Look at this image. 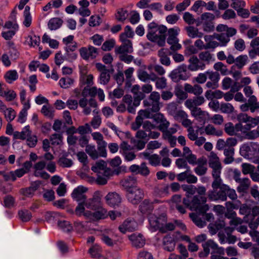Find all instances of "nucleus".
<instances>
[{
	"mask_svg": "<svg viewBox=\"0 0 259 259\" xmlns=\"http://www.w3.org/2000/svg\"><path fill=\"white\" fill-rule=\"evenodd\" d=\"M176 177L178 181L184 182L186 181L188 184H195L197 182V177L192 175L189 169L178 174Z\"/></svg>",
	"mask_w": 259,
	"mask_h": 259,
	"instance_id": "obj_21",
	"label": "nucleus"
},
{
	"mask_svg": "<svg viewBox=\"0 0 259 259\" xmlns=\"http://www.w3.org/2000/svg\"><path fill=\"white\" fill-rule=\"evenodd\" d=\"M164 249L168 251H172L176 246V240L170 235H165L163 238Z\"/></svg>",
	"mask_w": 259,
	"mask_h": 259,
	"instance_id": "obj_26",
	"label": "nucleus"
},
{
	"mask_svg": "<svg viewBox=\"0 0 259 259\" xmlns=\"http://www.w3.org/2000/svg\"><path fill=\"white\" fill-rule=\"evenodd\" d=\"M30 7L26 6L24 8L23 12L24 21L23 22V25L26 27H29L32 22V17L30 13Z\"/></svg>",
	"mask_w": 259,
	"mask_h": 259,
	"instance_id": "obj_43",
	"label": "nucleus"
},
{
	"mask_svg": "<svg viewBox=\"0 0 259 259\" xmlns=\"http://www.w3.org/2000/svg\"><path fill=\"white\" fill-rule=\"evenodd\" d=\"M189 216L196 225L199 227H203L204 226L205 222L196 213H191Z\"/></svg>",
	"mask_w": 259,
	"mask_h": 259,
	"instance_id": "obj_61",
	"label": "nucleus"
},
{
	"mask_svg": "<svg viewBox=\"0 0 259 259\" xmlns=\"http://www.w3.org/2000/svg\"><path fill=\"white\" fill-rule=\"evenodd\" d=\"M169 76L175 82H178L181 80H187L189 75L187 71L186 65L185 64L180 65L170 72Z\"/></svg>",
	"mask_w": 259,
	"mask_h": 259,
	"instance_id": "obj_10",
	"label": "nucleus"
},
{
	"mask_svg": "<svg viewBox=\"0 0 259 259\" xmlns=\"http://www.w3.org/2000/svg\"><path fill=\"white\" fill-rule=\"evenodd\" d=\"M145 97V94L143 93L142 91L136 92L134 94L133 104L135 106H139L140 104L141 101Z\"/></svg>",
	"mask_w": 259,
	"mask_h": 259,
	"instance_id": "obj_60",
	"label": "nucleus"
},
{
	"mask_svg": "<svg viewBox=\"0 0 259 259\" xmlns=\"http://www.w3.org/2000/svg\"><path fill=\"white\" fill-rule=\"evenodd\" d=\"M120 185L128 192L137 186V180L134 176H128L120 181Z\"/></svg>",
	"mask_w": 259,
	"mask_h": 259,
	"instance_id": "obj_20",
	"label": "nucleus"
},
{
	"mask_svg": "<svg viewBox=\"0 0 259 259\" xmlns=\"http://www.w3.org/2000/svg\"><path fill=\"white\" fill-rule=\"evenodd\" d=\"M144 197V190L139 187H135L126 194V198L133 204L137 205Z\"/></svg>",
	"mask_w": 259,
	"mask_h": 259,
	"instance_id": "obj_11",
	"label": "nucleus"
},
{
	"mask_svg": "<svg viewBox=\"0 0 259 259\" xmlns=\"http://www.w3.org/2000/svg\"><path fill=\"white\" fill-rule=\"evenodd\" d=\"M84 113H98L97 109V102L95 100L91 99L89 101V104L83 110Z\"/></svg>",
	"mask_w": 259,
	"mask_h": 259,
	"instance_id": "obj_44",
	"label": "nucleus"
},
{
	"mask_svg": "<svg viewBox=\"0 0 259 259\" xmlns=\"http://www.w3.org/2000/svg\"><path fill=\"white\" fill-rule=\"evenodd\" d=\"M214 18V15L208 12L204 13L201 15V23L204 31L210 32L214 30V26L213 21Z\"/></svg>",
	"mask_w": 259,
	"mask_h": 259,
	"instance_id": "obj_12",
	"label": "nucleus"
},
{
	"mask_svg": "<svg viewBox=\"0 0 259 259\" xmlns=\"http://www.w3.org/2000/svg\"><path fill=\"white\" fill-rule=\"evenodd\" d=\"M18 215L19 219L23 222H28L32 218L31 213L27 209H21L19 210Z\"/></svg>",
	"mask_w": 259,
	"mask_h": 259,
	"instance_id": "obj_45",
	"label": "nucleus"
},
{
	"mask_svg": "<svg viewBox=\"0 0 259 259\" xmlns=\"http://www.w3.org/2000/svg\"><path fill=\"white\" fill-rule=\"evenodd\" d=\"M31 131L29 130V126H26L24 127L21 132L16 131L13 133V137L15 139L24 140L28 136H30Z\"/></svg>",
	"mask_w": 259,
	"mask_h": 259,
	"instance_id": "obj_33",
	"label": "nucleus"
},
{
	"mask_svg": "<svg viewBox=\"0 0 259 259\" xmlns=\"http://www.w3.org/2000/svg\"><path fill=\"white\" fill-rule=\"evenodd\" d=\"M88 191V188L82 186H78L75 188L71 193L72 198L76 201L82 202H85L87 197L84 194Z\"/></svg>",
	"mask_w": 259,
	"mask_h": 259,
	"instance_id": "obj_19",
	"label": "nucleus"
},
{
	"mask_svg": "<svg viewBox=\"0 0 259 259\" xmlns=\"http://www.w3.org/2000/svg\"><path fill=\"white\" fill-rule=\"evenodd\" d=\"M124 90L122 89L116 88L112 92L109 93V97L111 99H120L123 96Z\"/></svg>",
	"mask_w": 259,
	"mask_h": 259,
	"instance_id": "obj_58",
	"label": "nucleus"
},
{
	"mask_svg": "<svg viewBox=\"0 0 259 259\" xmlns=\"http://www.w3.org/2000/svg\"><path fill=\"white\" fill-rule=\"evenodd\" d=\"M215 38L220 42L221 46H225L230 40V38L225 33L218 34Z\"/></svg>",
	"mask_w": 259,
	"mask_h": 259,
	"instance_id": "obj_63",
	"label": "nucleus"
},
{
	"mask_svg": "<svg viewBox=\"0 0 259 259\" xmlns=\"http://www.w3.org/2000/svg\"><path fill=\"white\" fill-rule=\"evenodd\" d=\"M207 162L203 158H199L198 166L194 168V171L198 176H203L205 175L207 171V167L205 166L206 165Z\"/></svg>",
	"mask_w": 259,
	"mask_h": 259,
	"instance_id": "obj_32",
	"label": "nucleus"
},
{
	"mask_svg": "<svg viewBox=\"0 0 259 259\" xmlns=\"http://www.w3.org/2000/svg\"><path fill=\"white\" fill-rule=\"evenodd\" d=\"M213 190L208 192V198L210 201L221 200L226 201L228 196L232 200H235L237 198V194L234 189L222 182H220L219 186L212 188Z\"/></svg>",
	"mask_w": 259,
	"mask_h": 259,
	"instance_id": "obj_4",
	"label": "nucleus"
},
{
	"mask_svg": "<svg viewBox=\"0 0 259 259\" xmlns=\"http://www.w3.org/2000/svg\"><path fill=\"white\" fill-rule=\"evenodd\" d=\"M128 15V11L124 9L121 8L118 10L115 17L118 21L123 22L127 18Z\"/></svg>",
	"mask_w": 259,
	"mask_h": 259,
	"instance_id": "obj_54",
	"label": "nucleus"
},
{
	"mask_svg": "<svg viewBox=\"0 0 259 259\" xmlns=\"http://www.w3.org/2000/svg\"><path fill=\"white\" fill-rule=\"evenodd\" d=\"M103 249L101 246L95 244L92 245L89 249L88 252L91 256L94 258H97L102 253Z\"/></svg>",
	"mask_w": 259,
	"mask_h": 259,
	"instance_id": "obj_41",
	"label": "nucleus"
},
{
	"mask_svg": "<svg viewBox=\"0 0 259 259\" xmlns=\"http://www.w3.org/2000/svg\"><path fill=\"white\" fill-rule=\"evenodd\" d=\"M79 52L81 57L85 60L95 59L98 55V49L92 46H89L88 48L85 47L80 48Z\"/></svg>",
	"mask_w": 259,
	"mask_h": 259,
	"instance_id": "obj_18",
	"label": "nucleus"
},
{
	"mask_svg": "<svg viewBox=\"0 0 259 259\" xmlns=\"http://www.w3.org/2000/svg\"><path fill=\"white\" fill-rule=\"evenodd\" d=\"M184 90L187 93L194 94L195 96H199L203 92L202 87L198 84L192 85L189 83H185Z\"/></svg>",
	"mask_w": 259,
	"mask_h": 259,
	"instance_id": "obj_29",
	"label": "nucleus"
},
{
	"mask_svg": "<svg viewBox=\"0 0 259 259\" xmlns=\"http://www.w3.org/2000/svg\"><path fill=\"white\" fill-rule=\"evenodd\" d=\"M209 165L211 168L221 166V163L219 158L217 154L213 152H211L209 156L208 160Z\"/></svg>",
	"mask_w": 259,
	"mask_h": 259,
	"instance_id": "obj_42",
	"label": "nucleus"
},
{
	"mask_svg": "<svg viewBox=\"0 0 259 259\" xmlns=\"http://www.w3.org/2000/svg\"><path fill=\"white\" fill-rule=\"evenodd\" d=\"M107 204L111 207L118 206L121 202L120 196L116 192H109L105 197Z\"/></svg>",
	"mask_w": 259,
	"mask_h": 259,
	"instance_id": "obj_22",
	"label": "nucleus"
},
{
	"mask_svg": "<svg viewBox=\"0 0 259 259\" xmlns=\"http://www.w3.org/2000/svg\"><path fill=\"white\" fill-rule=\"evenodd\" d=\"M73 79L69 77H62L59 80V84L63 89L69 88L73 84Z\"/></svg>",
	"mask_w": 259,
	"mask_h": 259,
	"instance_id": "obj_51",
	"label": "nucleus"
},
{
	"mask_svg": "<svg viewBox=\"0 0 259 259\" xmlns=\"http://www.w3.org/2000/svg\"><path fill=\"white\" fill-rule=\"evenodd\" d=\"M92 136L97 142L100 155L101 157H105L107 154L106 150V143L104 141L102 134L99 132H94L92 134Z\"/></svg>",
	"mask_w": 259,
	"mask_h": 259,
	"instance_id": "obj_16",
	"label": "nucleus"
},
{
	"mask_svg": "<svg viewBox=\"0 0 259 259\" xmlns=\"http://www.w3.org/2000/svg\"><path fill=\"white\" fill-rule=\"evenodd\" d=\"M159 202L158 200H154L153 202H152L148 199H145L140 204L139 210L142 215L149 217L154 210V203H158Z\"/></svg>",
	"mask_w": 259,
	"mask_h": 259,
	"instance_id": "obj_13",
	"label": "nucleus"
},
{
	"mask_svg": "<svg viewBox=\"0 0 259 259\" xmlns=\"http://www.w3.org/2000/svg\"><path fill=\"white\" fill-rule=\"evenodd\" d=\"M243 133L245 135L246 139L249 140H254L259 137V126L256 129L253 130H244L243 131Z\"/></svg>",
	"mask_w": 259,
	"mask_h": 259,
	"instance_id": "obj_47",
	"label": "nucleus"
},
{
	"mask_svg": "<svg viewBox=\"0 0 259 259\" xmlns=\"http://www.w3.org/2000/svg\"><path fill=\"white\" fill-rule=\"evenodd\" d=\"M235 146H230L229 145L227 148H225L224 154L225 155L226 157L224 159V162L226 164H229L232 163L234 159L233 158V155L234 154V147Z\"/></svg>",
	"mask_w": 259,
	"mask_h": 259,
	"instance_id": "obj_36",
	"label": "nucleus"
},
{
	"mask_svg": "<svg viewBox=\"0 0 259 259\" xmlns=\"http://www.w3.org/2000/svg\"><path fill=\"white\" fill-rule=\"evenodd\" d=\"M183 190L186 192V197L182 199L180 195L176 194L171 197V201L177 210L182 214L186 212V208L198 211L204 214L209 209L206 204V189L202 186L182 185Z\"/></svg>",
	"mask_w": 259,
	"mask_h": 259,
	"instance_id": "obj_1",
	"label": "nucleus"
},
{
	"mask_svg": "<svg viewBox=\"0 0 259 259\" xmlns=\"http://www.w3.org/2000/svg\"><path fill=\"white\" fill-rule=\"evenodd\" d=\"M58 225L65 232H70L73 230V227L68 221L65 220L59 221L58 222Z\"/></svg>",
	"mask_w": 259,
	"mask_h": 259,
	"instance_id": "obj_55",
	"label": "nucleus"
},
{
	"mask_svg": "<svg viewBox=\"0 0 259 259\" xmlns=\"http://www.w3.org/2000/svg\"><path fill=\"white\" fill-rule=\"evenodd\" d=\"M198 57L200 61H202L203 63L204 64L205 67L206 65H208L215 61L214 55L208 51L200 52Z\"/></svg>",
	"mask_w": 259,
	"mask_h": 259,
	"instance_id": "obj_28",
	"label": "nucleus"
},
{
	"mask_svg": "<svg viewBox=\"0 0 259 259\" xmlns=\"http://www.w3.org/2000/svg\"><path fill=\"white\" fill-rule=\"evenodd\" d=\"M152 117L158 125V129L160 131L167 130L169 123L164 118L163 114H151Z\"/></svg>",
	"mask_w": 259,
	"mask_h": 259,
	"instance_id": "obj_23",
	"label": "nucleus"
},
{
	"mask_svg": "<svg viewBox=\"0 0 259 259\" xmlns=\"http://www.w3.org/2000/svg\"><path fill=\"white\" fill-rule=\"evenodd\" d=\"M161 219L156 217H151L149 219V224L152 228L155 230H158L160 232V229L162 224L160 223Z\"/></svg>",
	"mask_w": 259,
	"mask_h": 259,
	"instance_id": "obj_52",
	"label": "nucleus"
},
{
	"mask_svg": "<svg viewBox=\"0 0 259 259\" xmlns=\"http://www.w3.org/2000/svg\"><path fill=\"white\" fill-rule=\"evenodd\" d=\"M193 99H188L185 102V106L191 111V113H205L198 106L202 105L205 102L203 96H197Z\"/></svg>",
	"mask_w": 259,
	"mask_h": 259,
	"instance_id": "obj_9",
	"label": "nucleus"
},
{
	"mask_svg": "<svg viewBox=\"0 0 259 259\" xmlns=\"http://www.w3.org/2000/svg\"><path fill=\"white\" fill-rule=\"evenodd\" d=\"M158 56L160 62L165 66H169L170 64L169 58L167 55V50L165 49H161L158 51Z\"/></svg>",
	"mask_w": 259,
	"mask_h": 259,
	"instance_id": "obj_40",
	"label": "nucleus"
},
{
	"mask_svg": "<svg viewBox=\"0 0 259 259\" xmlns=\"http://www.w3.org/2000/svg\"><path fill=\"white\" fill-rule=\"evenodd\" d=\"M58 163L63 167H69L72 166L73 162L71 159L63 156L59 159Z\"/></svg>",
	"mask_w": 259,
	"mask_h": 259,
	"instance_id": "obj_64",
	"label": "nucleus"
},
{
	"mask_svg": "<svg viewBox=\"0 0 259 259\" xmlns=\"http://www.w3.org/2000/svg\"><path fill=\"white\" fill-rule=\"evenodd\" d=\"M138 224L133 218H127L118 227L119 231L122 234L127 232H134L137 229Z\"/></svg>",
	"mask_w": 259,
	"mask_h": 259,
	"instance_id": "obj_15",
	"label": "nucleus"
},
{
	"mask_svg": "<svg viewBox=\"0 0 259 259\" xmlns=\"http://www.w3.org/2000/svg\"><path fill=\"white\" fill-rule=\"evenodd\" d=\"M212 175L214 178V181L212 183L211 186L212 188H217L219 186L220 182H222L220 178V174L222 166H218L216 167H212Z\"/></svg>",
	"mask_w": 259,
	"mask_h": 259,
	"instance_id": "obj_31",
	"label": "nucleus"
},
{
	"mask_svg": "<svg viewBox=\"0 0 259 259\" xmlns=\"http://www.w3.org/2000/svg\"><path fill=\"white\" fill-rule=\"evenodd\" d=\"M85 151L89 155V156L93 159H96L98 158L99 156H101L100 155L99 151L96 150L95 146L94 145H87L85 148Z\"/></svg>",
	"mask_w": 259,
	"mask_h": 259,
	"instance_id": "obj_46",
	"label": "nucleus"
},
{
	"mask_svg": "<svg viewBox=\"0 0 259 259\" xmlns=\"http://www.w3.org/2000/svg\"><path fill=\"white\" fill-rule=\"evenodd\" d=\"M142 115H143L145 118H150L151 114H139L136 118L135 122L132 124L133 130L136 131L142 125L143 122V118L142 117Z\"/></svg>",
	"mask_w": 259,
	"mask_h": 259,
	"instance_id": "obj_50",
	"label": "nucleus"
},
{
	"mask_svg": "<svg viewBox=\"0 0 259 259\" xmlns=\"http://www.w3.org/2000/svg\"><path fill=\"white\" fill-rule=\"evenodd\" d=\"M237 144V140L234 138H229L226 141L223 139H219L217 143V148L219 150L225 149L227 148L229 145L235 146Z\"/></svg>",
	"mask_w": 259,
	"mask_h": 259,
	"instance_id": "obj_27",
	"label": "nucleus"
},
{
	"mask_svg": "<svg viewBox=\"0 0 259 259\" xmlns=\"http://www.w3.org/2000/svg\"><path fill=\"white\" fill-rule=\"evenodd\" d=\"M240 153L245 157L253 158L259 153V144L255 142L243 144L240 148Z\"/></svg>",
	"mask_w": 259,
	"mask_h": 259,
	"instance_id": "obj_8",
	"label": "nucleus"
},
{
	"mask_svg": "<svg viewBox=\"0 0 259 259\" xmlns=\"http://www.w3.org/2000/svg\"><path fill=\"white\" fill-rule=\"evenodd\" d=\"M160 96L158 92H151L149 99L143 101L145 110H140L138 113L158 112L160 109Z\"/></svg>",
	"mask_w": 259,
	"mask_h": 259,
	"instance_id": "obj_6",
	"label": "nucleus"
},
{
	"mask_svg": "<svg viewBox=\"0 0 259 259\" xmlns=\"http://www.w3.org/2000/svg\"><path fill=\"white\" fill-rule=\"evenodd\" d=\"M248 60V57L246 55H241L235 59V65L238 69H242L245 66Z\"/></svg>",
	"mask_w": 259,
	"mask_h": 259,
	"instance_id": "obj_49",
	"label": "nucleus"
},
{
	"mask_svg": "<svg viewBox=\"0 0 259 259\" xmlns=\"http://www.w3.org/2000/svg\"><path fill=\"white\" fill-rule=\"evenodd\" d=\"M245 95L248 97L247 102L242 104L240 106L242 112L250 111L251 113L259 112V102H257L256 97L252 95L253 91L250 86H246L243 89Z\"/></svg>",
	"mask_w": 259,
	"mask_h": 259,
	"instance_id": "obj_5",
	"label": "nucleus"
},
{
	"mask_svg": "<svg viewBox=\"0 0 259 259\" xmlns=\"http://www.w3.org/2000/svg\"><path fill=\"white\" fill-rule=\"evenodd\" d=\"M188 69L191 71L203 70L205 69V65L196 56H190L188 61Z\"/></svg>",
	"mask_w": 259,
	"mask_h": 259,
	"instance_id": "obj_17",
	"label": "nucleus"
},
{
	"mask_svg": "<svg viewBox=\"0 0 259 259\" xmlns=\"http://www.w3.org/2000/svg\"><path fill=\"white\" fill-rule=\"evenodd\" d=\"M26 93L25 90H23L20 93V98L23 108L19 113H26L27 110L30 108V103L29 100L26 99Z\"/></svg>",
	"mask_w": 259,
	"mask_h": 259,
	"instance_id": "obj_30",
	"label": "nucleus"
},
{
	"mask_svg": "<svg viewBox=\"0 0 259 259\" xmlns=\"http://www.w3.org/2000/svg\"><path fill=\"white\" fill-rule=\"evenodd\" d=\"M102 197L100 191H95L92 198L78 204L75 209V214L78 217L83 215L90 222L106 219L107 210L103 206Z\"/></svg>",
	"mask_w": 259,
	"mask_h": 259,
	"instance_id": "obj_2",
	"label": "nucleus"
},
{
	"mask_svg": "<svg viewBox=\"0 0 259 259\" xmlns=\"http://www.w3.org/2000/svg\"><path fill=\"white\" fill-rule=\"evenodd\" d=\"M225 226V223L224 221H218L214 223H211L209 225L208 229L209 232L212 234H216L219 230H221Z\"/></svg>",
	"mask_w": 259,
	"mask_h": 259,
	"instance_id": "obj_37",
	"label": "nucleus"
},
{
	"mask_svg": "<svg viewBox=\"0 0 259 259\" xmlns=\"http://www.w3.org/2000/svg\"><path fill=\"white\" fill-rule=\"evenodd\" d=\"M122 102L127 105V111L130 113H134L136 111V108L133 104V98L130 95H125L123 97Z\"/></svg>",
	"mask_w": 259,
	"mask_h": 259,
	"instance_id": "obj_35",
	"label": "nucleus"
},
{
	"mask_svg": "<svg viewBox=\"0 0 259 259\" xmlns=\"http://www.w3.org/2000/svg\"><path fill=\"white\" fill-rule=\"evenodd\" d=\"M6 81L9 83H12L18 78V74L15 70H11L7 71L5 75Z\"/></svg>",
	"mask_w": 259,
	"mask_h": 259,
	"instance_id": "obj_48",
	"label": "nucleus"
},
{
	"mask_svg": "<svg viewBox=\"0 0 259 259\" xmlns=\"http://www.w3.org/2000/svg\"><path fill=\"white\" fill-rule=\"evenodd\" d=\"M110 78V75L109 73V70L100 73V77H99V82L102 84H107Z\"/></svg>",
	"mask_w": 259,
	"mask_h": 259,
	"instance_id": "obj_62",
	"label": "nucleus"
},
{
	"mask_svg": "<svg viewBox=\"0 0 259 259\" xmlns=\"http://www.w3.org/2000/svg\"><path fill=\"white\" fill-rule=\"evenodd\" d=\"M220 111L224 113H232L234 111V108L230 103H221Z\"/></svg>",
	"mask_w": 259,
	"mask_h": 259,
	"instance_id": "obj_56",
	"label": "nucleus"
},
{
	"mask_svg": "<svg viewBox=\"0 0 259 259\" xmlns=\"http://www.w3.org/2000/svg\"><path fill=\"white\" fill-rule=\"evenodd\" d=\"M106 164L105 162L102 160L96 162L95 165L92 166V170L95 172L102 173L101 171L104 170L106 168Z\"/></svg>",
	"mask_w": 259,
	"mask_h": 259,
	"instance_id": "obj_59",
	"label": "nucleus"
},
{
	"mask_svg": "<svg viewBox=\"0 0 259 259\" xmlns=\"http://www.w3.org/2000/svg\"><path fill=\"white\" fill-rule=\"evenodd\" d=\"M63 21L60 18L55 17L51 18L48 22V28L51 30H56L62 25Z\"/></svg>",
	"mask_w": 259,
	"mask_h": 259,
	"instance_id": "obj_34",
	"label": "nucleus"
},
{
	"mask_svg": "<svg viewBox=\"0 0 259 259\" xmlns=\"http://www.w3.org/2000/svg\"><path fill=\"white\" fill-rule=\"evenodd\" d=\"M132 245L136 248H142L145 244V240L141 234L136 235L133 234L128 236Z\"/></svg>",
	"mask_w": 259,
	"mask_h": 259,
	"instance_id": "obj_25",
	"label": "nucleus"
},
{
	"mask_svg": "<svg viewBox=\"0 0 259 259\" xmlns=\"http://www.w3.org/2000/svg\"><path fill=\"white\" fill-rule=\"evenodd\" d=\"M237 118L240 124H237L236 128L237 129L241 128L244 130L249 131L251 128L256 125H259V116L252 118L248 116V114H238ZM239 131V130H237Z\"/></svg>",
	"mask_w": 259,
	"mask_h": 259,
	"instance_id": "obj_7",
	"label": "nucleus"
},
{
	"mask_svg": "<svg viewBox=\"0 0 259 259\" xmlns=\"http://www.w3.org/2000/svg\"><path fill=\"white\" fill-rule=\"evenodd\" d=\"M115 53L119 55L125 54H131L133 52V48L131 40H127L115 50Z\"/></svg>",
	"mask_w": 259,
	"mask_h": 259,
	"instance_id": "obj_24",
	"label": "nucleus"
},
{
	"mask_svg": "<svg viewBox=\"0 0 259 259\" xmlns=\"http://www.w3.org/2000/svg\"><path fill=\"white\" fill-rule=\"evenodd\" d=\"M237 187V190L238 192H246L250 186V181L248 178H245L241 179Z\"/></svg>",
	"mask_w": 259,
	"mask_h": 259,
	"instance_id": "obj_38",
	"label": "nucleus"
},
{
	"mask_svg": "<svg viewBox=\"0 0 259 259\" xmlns=\"http://www.w3.org/2000/svg\"><path fill=\"white\" fill-rule=\"evenodd\" d=\"M213 68L217 71H220L224 75L227 74L229 72L227 66L221 62L215 63L213 65Z\"/></svg>",
	"mask_w": 259,
	"mask_h": 259,
	"instance_id": "obj_57",
	"label": "nucleus"
},
{
	"mask_svg": "<svg viewBox=\"0 0 259 259\" xmlns=\"http://www.w3.org/2000/svg\"><path fill=\"white\" fill-rule=\"evenodd\" d=\"M9 47V53L12 59L16 60L18 57L19 53L14 46L13 42L9 41L8 43Z\"/></svg>",
	"mask_w": 259,
	"mask_h": 259,
	"instance_id": "obj_53",
	"label": "nucleus"
},
{
	"mask_svg": "<svg viewBox=\"0 0 259 259\" xmlns=\"http://www.w3.org/2000/svg\"><path fill=\"white\" fill-rule=\"evenodd\" d=\"M167 27L163 25H159L153 21L147 26V39L159 47H163L165 44Z\"/></svg>",
	"mask_w": 259,
	"mask_h": 259,
	"instance_id": "obj_3",
	"label": "nucleus"
},
{
	"mask_svg": "<svg viewBox=\"0 0 259 259\" xmlns=\"http://www.w3.org/2000/svg\"><path fill=\"white\" fill-rule=\"evenodd\" d=\"M185 30L187 35L191 38H201L203 35L202 32L198 31V28L194 26H187L185 27Z\"/></svg>",
	"mask_w": 259,
	"mask_h": 259,
	"instance_id": "obj_39",
	"label": "nucleus"
},
{
	"mask_svg": "<svg viewBox=\"0 0 259 259\" xmlns=\"http://www.w3.org/2000/svg\"><path fill=\"white\" fill-rule=\"evenodd\" d=\"M203 250L199 252V256L200 258L206 257L209 254L210 248L212 249H218L219 253H223L224 249L222 248L219 247L218 245L212 240H208L202 244Z\"/></svg>",
	"mask_w": 259,
	"mask_h": 259,
	"instance_id": "obj_14",
	"label": "nucleus"
}]
</instances>
